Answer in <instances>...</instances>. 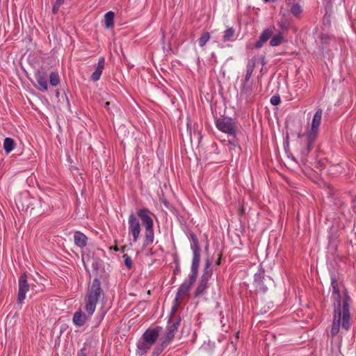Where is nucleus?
<instances>
[{"label":"nucleus","instance_id":"cd10ccee","mask_svg":"<svg viewBox=\"0 0 356 356\" xmlns=\"http://www.w3.org/2000/svg\"><path fill=\"white\" fill-rule=\"evenodd\" d=\"M236 39L235 30L232 27H229L223 32V42H233Z\"/></svg>","mask_w":356,"mask_h":356},{"label":"nucleus","instance_id":"f704fd0d","mask_svg":"<svg viewBox=\"0 0 356 356\" xmlns=\"http://www.w3.org/2000/svg\"><path fill=\"white\" fill-rule=\"evenodd\" d=\"M302 11V8L298 3L293 4L291 8V13L296 17H299Z\"/></svg>","mask_w":356,"mask_h":356},{"label":"nucleus","instance_id":"423d86ee","mask_svg":"<svg viewBox=\"0 0 356 356\" xmlns=\"http://www.w3.org/2000/svg\"><path fill=\"white\" fill-rule=\"evenodd\" d=\"M128 230L129 234L133 237V242L136 243L139 239L141 226L139 220L134 213H131L129 216Z\"/></svg>","mask_w":356,"mask_h":356},{"label":"nucleus","instance_id":"2f4dec72","mask_svg":"<svg viewBox=\"0 0 356 356\" xmlns=\"http://www.w3.org/2000/svg\"><path fill=\"white\" fill-rule=\"evenodd\" d=\"M332 39V37L327 33H321L319 35V40L323 48H327Z\"/></svg>","mask_w":356,"mask_h":356},{"label":"nucleus","instance_id":"f8f14e48","mask_svg":"<svg viewBox=\"0 0 356 356\" xmlns=\"http://www.w3.org/2000/svg\"><path fill=\"white\" fill-rule=\"evenodd\" d=\"M161 330L162 328L160 326H156L154 328H148L143 332L141 337L145 339V342L153 346L158 339Z\"/></svg>","mask_w":356,"mask_h":356},{"label":"nucleus","instance_id":"aec40b11","mask_svg":"<svg viewBox=\"0 0 356 356\" xmlns=\"http://www.w3.org/2000/svg\"><path fill=\"white\" fill-rule=\"evenodd\" d=\"M105 59L104 57L99 58L95 72L91 75V79L96 82L99 80L104 67Z\"/></svg>","mask_w":356,"mask_h":356},{"label":"nucleus","instance_id":"b1692460","mask_svg":"<svg viewBox=\"0 0 356 356\" xmlns=\"http://www.w3.org/2000/svg\"><path fill=\"white\" fill-rule=\"evenodd\" d=\"M256 64V59H249L246 65V72L244 79L241 81H249L254 72Z\"/></svg>","mask_w":356,"mask_h":356},{"label":"nucleus","instance_id":"dca6fc26","mask_svg":"<svg viewBox=\"0 0 356 356\" xmlns=\"http://www.w3.org/2000/svg\"><path fill=\"white\" fill-rule=\"evenodd\" d=\"M91 316L84 314L81 309L74 314L72 321L76 326L81 327L85 325Z\"/></svg>","mask_w":356,"mask_h":356},{"label":"nucleus","instance_id":"58836bf2","mask_svg":"<svg viewBox=\"0 0 356 356\" xmlns=\"http://www.w3.org/2000/svg\"><path fill=\"white\" fill-rule=\"evenodd\" d=\"M104 316H105V312H99L97 313L95 318L97 320V322H96V325H99L102 321L104 319Z\"/></svg>","mask_w":356,"mask_h":356},{"label":"nucleus","instance_id":"5701e85b","mask_svg":"<svg viewBox=\"0 0 356 356\" xmlns=\"http://www.w3.org/2000/svg\"><path fill=\"white\" fill-rule=\"evenodd\" d=\"M256 286L264 293L266 292L268 287L264 284L265 277L263 273H255L254 276Z\"/></svg>","mask_w":356,"mask_h":356},{"label":"nucleus","instance_id":"4c0bfd02","mask_svg":"<svg viewBox=\"0 0 356 356\" xmlns=\"http://www.w3.org/2000/svg\"><path fill=\"white\" fill-rule=\"evenodd\" d=\"M281 102L280 97L277 95H273L270 97V102L273 106L278 105Z\"/></svg>","mask_w":356,"mask_h":356},{"label":"nucleus","instance_id":"39448f33","mask_svg":"<svg viewBox=\"0 0 356 356\" xmlns=\"http://www.w3.org/2000/svg\"><path fill=\"white\" fill-rule=\"evenodd\" d=\"M210 265L209 260H207L204 268L203 274L200 277V280L195 292V297L202 296L206 292V290L209 286V280L212 275V270L210 268Z\"/></svg>","mask_w":356,"mask_h":356},{"label":"nucleus","instance_id":"6e6552de","mask_svg":"<svg viewBox=\"0 0 356 356\" xmlns=\"http://www.w3.org/2000/svg\"><path fill=\"white\" fill-rule=\"evenodd\" d=\"M189 239L191 242V248L193 251V259L191 265L199 267L200 262L201 249L198 238H197L195 234L191 232L189 233Z\"/></svg>","mask_w":356,"mask_h":356},{"label":"nucleus","instance_id":"473e14b6","mask_svg":"<svg viewBox=\"0 0 356 356\" xmlns=\"http://www.w3.org/2000/svg\"><path fill=\"white\" fill-rule=\"evenodd\" d=\"M210 33L207 31L204 32L200 36V38L198 39L199 45L201 47H203L207 44V42L210 40Z\"/></svg>","mask_w":356,"mask_h":356},{"label":"nucleus","instance_id":"ea45409f","mask_svg":"<svg viewBox=\"0 0 356 356\" xmlns=\"http://www.w3.org/2000/svg\"><path fill=\"white\" fill-rule=\"evenodd\" d=\"M278 24H279V26L282 30H287L289 26V23L286 21H284V20L279 22Z\"/></svg>","mask_w":356,"mask_h":356},{"label":"nucleus","instance_id":"a19ab883","mask_svg":"<svg viewBox=\"0 0 356 356\" xmlns=\"http://www.w3.org/2000/svg\"><path fill=\"white\" fill-rule=\"evenodd\" d=\"M331 287H334L336 286H339L338 281L336 278V276L334 273L331 274Z\"/></svg>","mask_w":356,"mask_h":356},{"label":"nucleus","instance_id":"9b49d317","mask_svg":"<svg viewBox=\"0 0 356 356\" xmlns=\"http://www.w3.org/2000/svg\"><path fill=\"white\" fill-rule=\"evenodd\" d=\"M18 286L19 291L17 302L18 304H22V302L26 298V293L30 289V286L29 284L28 283L27 275L26 273H24L19 276L18 280Z\"/></svg>","mask_w":356,"mask_h":356},{"label":"nucleus","instance_id":"1a4fd4ad","mask_svg":"<svg viewBox=\"0 0 356 356\" xmlns=\"http://www.w3.org/2000/svg\"><path fill=\"white\" fill-rule=\"evenodd\" d=\"M189 239L191 242V248L193 251V259L191 265L199 267L200 262L201 249L198 238H197L195 234L191 232L189 233Z\"/></svg>","mask_w":356,"mask_h":356},{"label":"nucleus","instance_id":"f257e3e1","mask_svg":"<svg viewBox=\"0 0 356 356\" xmlns=\"http://www.w3.org/2000/svg\"><path fill=\"white\" fill-rule=\"evenodd\" d=\"M350 302L351 299L350 296L345 293L342 309H334L333 321L330 331V334L332 337H335L339 332L341 324L342 329L346 332L350 328Z\"/></svg>","mask_w":356,"mask_h":356},{"label":"nucleus","instance_id":"6ab92c4d","mask_svg":"<svg viewBox=\"0 0 356 356\" xmlns=\"http://www.w3.org/2000/svg\"><path fill=\"white\" fill-rule=\"evenodd\" d=\"M35 78L38 84V89L42 92L47 90V81L45 74L40 71H38L35 73Z\"/></svg>","mask_w":356,"mask_h":356},{"label":"nucleus","instance_id":"bb28decb","mask_svg":"<svg viewBox=\"0 0 356 356\" xmlns=\"http://www.w3.org/2000/svg\"><path fill=\"white\" fill-rule=\"evenodd\" d=\"M115 14L113 11L107 12L104 16V26L106 29H111L114 26Z\"/></svg>","mask_w":356,"mask_h":356},{"label":"nucleus","instance_id":"c03bdc74","mask_svg":"<svg viewBox=\"0 0 356 356\" xmlns=\"http://www.w3.org/2000/svg\"><path fill=\"white\" fill-rule=\"evenodd\" d=\"M263 1H264V3H268V2H270V1H271V2H275V1H276V0H263Z\"/></svg>","mask_w":356,"mask_h":356},{"label":"nucleus","instance_id":"7ed1b4c3","mask_svg":"<svg viewBox=\"0 0 356 356\" xmlns=\"http://www.w3.org/2000/svg\"><path fill=\"white\" fill-rule=\"evenodd\" d=\"M198 266H192L191 265V273L188 275V280H185L179 287L177 292L176 293L175 299V307H177L179 304L180 300L187 296L190 291L191 288L194 284L196 281L197 274H198Z\"/></svg>","mask_w":356,"mask_h":356},{"label":"nucleus","instance_id":"4be33fe9","mask_svg":"<svg viewBox=\"0 0 356 356\" xmlns=\"http://www.w3.org/2000/svg\"><path fill=\"white\" fill-rule=\"evenodd\" d=\"M74 243L79 248H83L87 245L88 237L81 232H76L74 235Z\"/></svg>","mask_w":356,"mask_h":356},{"label":"nucleus","instance_id":"412c9836","mask_svg":"<svg viewBox=\"0 0 356 356\" xmlns=\"http://www.w3.org/2000/svg\"><path fill=\"white\" fill-rule=\"evenodd\" d=\"M273 31L270 29H265L261 34L259 40L255 42L254 47L261 48L271 37Z\"/></svg>","mask_w":356,"mask_h":356},{"label":"nucleus","instance_id":"0eeeda50","mask_svg":"<svg viewBox=\"0 0 356 356\" xmlns=\"http://www.w3.org/2000/svg\"><path fill=\"white\" fill-rule=\"evenodd\" d=\"M257 89L255 84L252 81H241L240 95L247 104L254 100V92Z\"/></svg>","mask_w":356,"mask_h":356},{"label":"nucleus","instance_id":"20e7f679","mask_svg":"<svg viewBox=\"0 0 356 356\" xmlns=\"http://www.w3.org/2000/svg\"><path fill=\"white\" fill-rule=\"evenodd\" d=\"M215 124L218 130L229 136L235 137L236 133V123L229 117L221 116L216 118Z\"/></svg>","mask_w":356,"mask_h":356},{"label":"nucleus","instance_id":"a211bd4d","mask_svg":"<svg viewBox=\"0 0 356 356\" xmlns=\"http://www.w3.org/2000/svg\"><path fill=\"white\" fill-rule=\"evenodd\" d=\"M152 346V344L147 343L145 341V339L140 337L136 343V355L139 356H143L150 350Z\"/></svg>","mask_w":356,"mask_h":356},{"label":"nucleus","instance_id":"9d476101","mask_svg":"<svg viewBox=\"0 0 356 356\" xmlns=\"http://www.w3.org/2000/svg\"><path fill=\"white\" fill-rule=\"evenodd\" d=\"M180 323V316H177L175 318H170L168 321V324L166 327L165 332L161 337L170 343V341L175 337V334L178 330Z\"/></svg>","mask_w":356,"mask_h":356},{"label":"nucleus","instance_id":"393cba45","mask_svg":"<svg viewBox=\"0 0 356 356\" xmlns=\"http://www.w3.org/2000/svg\"><path fill=\"white\" fill-rule=\"evenodd\" d=\"M316 140L315 137H311L310 136H307V145L305 148H302L300 152V154L302 156V159L304 160L309 154L310 151L312 149L313 144Z\"/></svg>","mask_w":356,"mask_h":356},{"label":"nucleus","instance_id":"4468645a","mask_svg":"<svg viewBox=\"0 0 356 356\" xmlns=\"http://www.w3.org/2000/svg\"><path fill=\"white\" fill-rule=\"evenodd\" d=\"M137 216L140 219L145 227L154 225L152 216H154V214L151 212L149 209L147 208L139 209L137 211Z\"/></svg>","mask_w":356,"mask_h":356},{"label":"nucleus","instance_id":"f03ea898","mask_svg":"<svg viewBox=\"0 0 356 356\" xmlns=\"http://www.w3.org/2000/svg\"><path fill=\"white\" fill-rule=\"evenodd\" d=\"M104 294L101 288L100 281L98 278L92 280V282L88 288L86 297L85 298V309L88 316H92L97 305L99 301L104 298Z\"/></svg>","mask_w":356,"mask_h":356},{"label":"nucleus","instance_id":"f3484780","mask_svg":"<svg viewBox=\"0 0 356 356\" xmlns=\"http://www.w3.org/2000/svg\"><path fill=\"white\" fill-rule=\"evenodd\" d=\"M154 241V225L145 227V236L143 240V247H147L152 245Z\"/></svg>","mask_w":356,"mask_h":356},{"label":"nucleus","instance_id":"a18cd8bd","mask_svg":"<svg viewBox=\"0 0 356 356\" xmlns=\"http://www.w3.org/2000/svg\"><path fill=\"white\" fill-rule=\"evenodd\" d=\"M97 264L95 263V264H92V267L94 268H97Z\"/></svg>","mask_w":356,"mask_h":356},{"label":"nucleus","instance_id":"7c9ffc66","mask_svg":"<svg viewBox=\"0 0 356 356\" xmlns=\"http://www.w3.org/2000/svg\"><path fill=\"white\" fill-rule=\"evenodd\" d=\"M284 40V37L281 33L273 36L270 40V45L272 47H277L280 45Z\"/></svg>","mask_w":356,"mask_h":356},{"label":"nucleus","instance_id":"ddd939ff","mask_svg":"<svg viewBox=\"0 0 356 356\" xmlns=\"http://www.w3.org/2000/svg\"><path fill=\"white\" fill-rule=\"evenodd\" d=\"M345 293H348L346 289L344 290L343 293V296H341L339 286H336L334 287H332V295L331 298L333 300L334 309H342V304L344 298ZM348 296V294H347Z\"/></svg>","mask_w":356,"mask_h":356},{"label":"nucleus","instance_id":"2eb2a0df","mask_svg":"<svg viewBox=\"0 0 356 356\" xmlns=\"http://www.w3.org/2000/svg\"><path fill=\"white\" fill-rule=\"evenodd\" d=\"M321 118H322V110L321 108L318 109L316 113H314V115L312 119V128L311 131L308 134L307 136H310L311 137H315L316 138L318 131V127L321 122Z\"/></svg>","mask_w":356,"mask_h":356},{"label":"nucleus","instance_id":"79ce46f5","mask_svg":"<svg viewBox=\"0 0 356 356\" xmlns=\"http://www.w3.org/2000/svg\"><path fill=\"white\" fill-rule=\"evenodd\" d=\"M235 138H236V136L233 137V138L232 140H228V143L230 145H232V146H236V140Z\"/></svg>","mask_w":356,"mask_h":356},{"label":"nucleus","instance_id":"c756f323","mask_svg":"<svg viewBox=\"0 0 356 356\" xmlns=\"http://www.w3.org/2000/svg\"><path fill=\"white\" fill-rule=\"evenodd\" d=\"M104 107L110 114L112 115H115L119 111V108L117 106V105L111 102H106L104 104Z\"/></svg>","mask_w":356,"mask_h":356},{"label":"nucleus","instance_id":"c9c22d12","mask_svg":"<svg viewBox=\"0 0 356 356\" xmlns=\"http://www.w3.org/2000/svg\"><path fill=\"white\" fill-rule=\"evenodd\" d=\"M64 1H65V0H56L55 1V2L53 4V7H52L53 14L56 15L58 13L59 9H60V6L64 3Z\"/></svg>","mask_w":356,"mask_h":356},{"label":"nucleus","instance_id":"e433bc0d","mask_svg":"<svg viewBox=\"0 0 356 356\" xmlns=\"http://www.w3.org/2000/svg\"><path fill=\"white\" fill-rule=\"evenodd\" d=\"M123 258L124 259V265L127 267V268H131L133 263L131 257L127 254H124Z\"/></svg>","mask_w":356,"mask_h":356},{"label":"nucleus","instance_id":"c85d7f7f","mask_svg":"<svg viewBox=\"0 0 356 356\" xmlns=\"http://www.w3.org/2000/svg\"><path fill=\"white\" fill-rule=\"evenodd\" d=\"M15 147V140L11 138H6L3 140V149L6 154L11 152Z\"/></svg>","mask_w":356,"mask_h":356},{"label":"nucleus","instance_id":"a878e982","mask_svg":"<svg viewBox=\"0 0 356 356\" xmlns=\"http://www.w3.org/2000/svg\"><path fill=\"white\" fill-rule=\"evenodd\" d=\"M160 341H161L159 343H157L156 346L154 347L152 353V356H159V355L170 343V342L166 341L163 337L160 339Z\"/></svg>","mask_w":356,"mask_h":356},{"label":"nucleus","instance_id":"37998d69","mask_svg":"<svg viewBox=\"0 0 356 356\" xmlns=\"http://www.w3.org/2000/svg\"><path fill=\"white\" fill-rule=\"evenodd\" d=\"M77 356H87L85 353V348H81L77 353Z\"/></svg>","mask_w":356,"mask_h":356},{"label":"nucleus","instance_id":"72a5a7b5","mask_svg":"<svg viewBox=\"0 0 356 356\" xmlns=\"http://www.w3.org/2000/svg\"><path fill=\"white\" fill-rule=\"evenodd\" d=\"M49 82L52 86H56L60 83V78L58 73L52 72L49 75Z\"/></svg>","mask_w":356,"mask_h":356}]
</instances>
